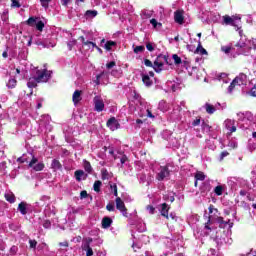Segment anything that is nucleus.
Masks as SVG:
<instances>
[{
	"mask_svg": "<svg viewBox=\"0 0 256 256\" xmlns=\"http://www.w3.org/2000/svg\"><path fill=\"white\" fill-rule=\"evenodd\" d=\"M49 79H51V71L47 69L36 70V74L29 79L27 86L33 89V87H37V83H47Z\"/></svg>",
	"mask_w": 256,
	"mask_h": 256,
	"instance_id": "1",
	"label": "nucleus"
},
{
	"mask_svg": "<svg viewBox=\"0 0 256 256\" xmlns=\"http://www.w3.org/2000/svg\"><path fill=\"white\" fill-rule=\"evenodd\" d=\"M238 120H240L242 123L240 124V127L242 129H249L253 124L256 123V116H253V113L251 112H239L237 114Z\"/></svg>",
	"mask_w": 256,
	"mask_h": 256,
	"instance_id": "2",
	"label": "nucleus"
},
{
	"mask_svg": "<svg viewBox=\"0 0 256 256\" xmlns=\"http://www.w3.org/2000/svg\"><path fill=\"white\" fill-rule=\"evenodd\" d=\"M208 209L210 215L208 220L209 222L216 221V223H219L220 227H226L227 225H229L230 229L233 227V223L229 220L224 221L223 217H219V211L213 205H210Z\"/></svg>",
	"mask_w": 256,
	"mask_h": 256,
	"instance_id": "3",
	"label": "nucleus"
},
{
	"mask_svg": "<svg viewBox=\"0 0 256 256\" xmlns=\"http://www.w3.org/2000/svg\"><path fill=\"white\" fill-rule=\"evenodd\" d=\"M165 63H167L166 56H158L154 61V65H153V62H151L149 59L144 60V65H146V67H153L156 73H161L163 69V65H165Z\"/></svg>",
	"mask_w": 256,
	"mask_h": 256,
	"instance_id": "4",
	"label": "nucleus"
},
{
	"mask_svg": "<svg viewBox=\"0 0 256 256\" xmlns=\"http://www.w3.org/2000/svg\"><path fill=\"white\" fill-rule=\"evenodd\" d=\"M223 21L226 25H232V27H236L237 31H239L241 25V16L236 15V16H229L225 15L223 16Z\"/></svg>",
	"mask_w": 256,
	"mask_h": 256,
	"instance_id": "5",
	"label": "nucleus"
},
{
	"mask_svg": "<svg viewBox=\"0 0 256 256\" xmlns=\"http://www.w3.org/2000/svg\"><path fill=\"white\" fill-rule=\"evenodd\" d=\"M91 243H93V238L91 237L85 238L82 241L81 248L82 251L86 252V256H93V248H91Z\"/></svg>",
	"mask_w": 256,
	"mask_h": 256,
	"instance_id": "6",
	"label": "nucleus"
},
{
	"mask_svg": "<svg viewBox=\"0 0 256 256\" xmlns=\"http://www.w3.org/2000/svg\"><path fill=\"white\" fill-rule=\"evenodd\" d=\"M93 105L94 111H97V113H101L105 110V101H103V98L101 96H95L93 98Z\"/></svg>",
	"mask_w": 256,
	"mask_h": 256,
	"instance_id": "7",
	"label": "nucleus"
},
{
	"mask_svg": "<svg viewBox=\"0 0 256 256\" xmlns=\"http://www.w3.org/2000/svg\"><path fill=\"white\" fill-rule=\"evenodd\" d=\"M29 167L34 171H43V169H45V164H43V162H39V160L33 156L29 163Z\"/></svg>",
	"mask_w": 256,
	"mask_h": 256,
	"instance_id": "8",
	"label": "nucleus"
},
{
	"mask_svg": "<svg viewBox=\"0 0 256 256\" xmlns=\"http://www.w3.org/2000/svg\"><path fill=\"white\" fill-rule=\"evenodd\" d=\"M169 177V168L167 166H161L157 172L156 179L158 181H163Z\"/></svg>",
	"mask_w": 256,
	"mask_h": 256,
	"instance_id": "9",
	"label": "nucleus"
},
{
	"mask_svg": "<svg viewBox=\"0 0 256 256\" xmlns=\"http://www.w3.org/2000/svg\"><path fill=\"white\" fill-rule=\"evenodd\" d=\"M116 209L122 213L124 217H127V208L125 207V202L121 198H116Z\"/></svg>",
	"mask_w": 256,
	"mask_h": 256,
	"instance_id": "10",
	"label": "nucleus"
},
{
	"mask_svg": "<svg viewBox=\"0 0 256 256\" xmlns=\"http://www.w3.org/2000/svg\"><path fill=\"white\" fill-rule=\"evenodd\" d=\"M224 126L229 133H235L237 131V126L235 125V120L227 119L224 121Z\"/></svg>",
	"mask_w": 256,
	"mask_h": 256,
	"instance_id": "11",
	"label": "nucleus"
},
{
	"mask_svg": "<svg viewBox=\"0 0 256 256\" xmlns=\"http://www.w3.org/2000/svg\"><path fill=\"white\" fill-rule=\"evenodd\" d=\"M107 127L110 131H117V129L120 127L119 121H117L115 117H112L107 121Z\"/></svg>",
	"mask_w": 256,
	"mask_h": 256,
	"instance_id": "12",
	"label": "nucleus"
},
{
	"mask_svg": "<svg viewBox=\"0 0 256 256\" xmlns=\"http://www.w3.org/2000/svg\"><path fill=\"white\" fill-rule=\"evenodd\" d=\"M183 15H184L183 10H177L174 13V21L178 23V25H183V23L185 22V17Z\"/></svg>",
	"mask_w": 256,
	"mask_h": 256,
	"instance_id": "13",
	"label": "nucleus"
},
{
	"mask_svg": "<svg viewBox=\"0 0 256 256\" xmlns=\"http://www.w3.org/2000/svg\"><path fill=\"white\" fill-rule=\"evenodd\" d=\"M78 41H81L82 45L84 47H87L88 49H91V51H93V49H95V47H97V44H95L94 42L88 41V40L86 41L85 37H83V36H80L78 38Z\"/></svg>",
	"mask_w": 256,
	"mask_h": 256,
	"instance_id": "14",
	"label": "nucleus"
},
{
	"mask_svg": "<svg viewBox=\"0 0 256 256\" xmlns=\"http://www.w3.org/2000/svg\"><path fill=\"white\" fill-rule=\"evenodd\" d=\"M234 83L241 87V85H247V75L245 74H239L235 79Z\"/></svg>",
	"mask_w": 256,
	"mask_h": 256,
	"instance_id": "15",
	"label": "nucleus"
},
{
	"mask_svg": "<svg viewBox=\"0 0 256 256\" xmlns=\"http://www.w3.org/2000/svg\"><path fill=\"white\" fill-rule=\"evenodd\" d=\"M83 91L76 90L72 95V101L74 105H77L83 99Z\"/></svg>",
	"mask_w": 256,
	"mask_h": 256,
	"instance_id": "16",
	"label": "nucleus"
},
{
	"mask_svg": "<svg viewBox=\"0 0 256 256\" xmlns=\"http://www.w3.org/2000/svg\"><path fill=\"white\" fill-rule=\"evenodd\" d=\"M115 45H117V43L114 41H105V39L101 40V47H104L106 51H111Z\"/></svg>",
	"mask_w": 256,
	"mask_h": 256,
	"instance_id": "17",
	"label": "nucleus"
},
{
	"mask_svg": "<svg viewBox=\"0 0 256 256\" xmlns=\"http://www.w3.org/2000/svg\"><path fill=\"white\" fill-rule=\"evenodd\" d=\"M139 117H149L150 119H155V116L153 115L151 110H149V108L140 110Z\"/></svg>",
	"mask_w": 256,
	"mask_h": 256,
	"instance_id": "18",
	"label": "nucleus"
},
{
	"mask_svg": "<svg viewBox=\"0 0 256 256\" xmlns=\"http://www.w3.org/2000/svg\"><path fill=\"white\" fill-rule=\"evenodd\" d=\"M18 211L21 213V215H27V211H29V204L26 202H21L18 205Z\"/></svg>",
	"mask_w": 256,
	"mask_h": 256,
	"instance_id": "19",
	"label": "nucleus"
},
{
	"mask_svg": "<svg viewBox=\"0 0 256 256\" xmlns=\"http://www.w3.org/2000/svg\"><path fill=\"white\" fill-rule=\"evenodd\" d=\"M76 181H85L87 179V175L83 170H77L74 173Z\"/></svg>",
	"mask_w": 256,
	"mask_h": 256,
	"instance_id": "20",
	"label": "nucleus"
},
{
	"mask_svg": "<svg viewBox=\"0 0 256 256\" xmlns=\"http://www.w3.org/2000/svg\"><path fill=\"white\" fill-rule=\"evenodd\" d=\"M142 81L146 87L153 85V78L149 77V74H142Z\"/></svg>",
	"mask_w": 256,
	"mask_h": 256,
	"instance_id": "21",
	"label": "nucleus"
},
{
	"mask_svg": "<svg viewBox=\"0 0 256 256\" xmlns=\"http://www.w3.org/2000/svg\"><path fill=\"white\" fill-rule=\"evenodd\" d=\"M203 109H205L206 113H208V115H213V113H215L217 111V109L215 108V106H213L210 103H206L203 105Z\"/></svg>",
	"mask_w": 256,
	"mask_h": 256,
	"instance_id": "22",
	"label": "nucleus"
},
{
	"mask_svg": "<svg viewBox=\"0 0 256 256\" xmlns=\"http://www.w3.org/2000/svg\"><path fill=\"white\" fill-rule=\"evenodd\" d=\"M160 213H161L162 217H166V219H169V205H167L165 203L162 204Z\"/></svg>",
	"mask_w": 256,
	"mask_h": 256,
	"instance_id": "23",
	"label": "nucleus"
},
{
	"mask_svg": "<svg viewBox=\"0 0 256 256\" xmlns=\"http://www.w3.org/2000/svg\"><path fill=\"white\" fill-rule=\"evenodd\" d=\"M113 223V220L109 217H104L102 219V228L103 229H109Z\"/></svg>",
	"mask_w": 256,
	"mask_h": 256,
	"instance_id": "24",
	"label": "nucleus"
},
{
	"mask_svg": "<svg viewBox=\"0 0 256 256\" xmlns=\"http://www.w3.org/2000/svg\"><path fill=\"white\" fill-rule=\"evenodd\" d=\"M169 107H171L167 102L165 101H160L158 108L160 109V111H162L163 113L169 111Z\"/></svg>",
	"mask_w": 256,
	"mask_h": 256,
	"instance_id": "25",
	"label": "nucleus"
},
{
	"mask_svg": "<svg viewBox=\"0 0 256 256\" xmlns=\"http://www.w3.org/2000/svg\"><path fill=\"white\" fill-rule=\"evenodd\" d=\"M196 55H208L207 50L203 48L201 42L198 43V46L195 50Z\"/></svg>",
	"mask_w": 256,
	"mask_h": 256,
	"instance_id": "26",
	"label": "nucleus"
},
{
	"mask_svg": "<svg viewBox=\"0 0 256 256\" xmlns=\"http://www.w3.org/2000/svg\"><path fill=\"white\" fill-rule=\"evenodd\" d=\"M139 179L142 183H145V182L149 183V182L153 181V177H151V175H149V174H147V175L140 174Z\"/></svg>",
	"mask_w": 256,
	"mask_h": 256,
	"instance_id": "27",
	"label": "nucleus"
},
{
	"mask_svg": "<svg viewBox=\"0 0 256 256\" xmlns=\"http://www.w3.org/2000/svg\"><path fill=\"white\" fill-rule=\"evenodd\" d=\"M61 162H59V160L57 159H54L52 160V163H51V168L54 169V171H59L61 170Z\"/></svg>",
	"mask_w": 256,
	"mask_h": 256,
	"instance_id": "28",
	"label": "nucleus"
},
{
	"mask_svg": "<svg viewBox=\"0 0 256 256\" xmlns=\"http://www.w3.org/2000/svg\"><path fill=\"white\" fill-rule=\"evenodd\" d=\"M39 21V18L37 17H30L27 21L26 24L29 25V27H35L37 25V22Z\"/></svg>",
	"mask_w": 256,
	"mask_h": 256,
	"instance_id": "29",
	"label": "nucleus"
},
{
	"mask_svg": "<svg viewBox=\"0 0 256 256\" xmlns=\"http://www.w3.org/2000/svg\"><path fill=\"white\" fill-rule=\"evenodd\" d=\"M172 59H173L175 65H185V61H182L181 57H179V55H177V54H173Z\"/></svg>",
	"mask_w": 256,
	"mask_h": 256,
	"instance_id": "30",
	"label": "nucleus"
},
{
	"mask_svg": "<svg viewBox=\"0 0 256 256\" xmlns=\"http://www.w3.org/2000/svg\"><path fill=\"white\" fill-rule=\"evenodd\" d=\"M141 17H142V19H151V17H153V11H151V10H144L141 13Z\"/></svg>",
	"mask_w": 256,
	"mask_h": 256,
	"instance_id": "31",
	"label": "nucleus"
},
{
	"mask_svg": "<svg viewBox=\"0 0 256 256\" xmlns=\"http://www.w3.org/2000/svg\"><path fill=\"white\" fill-rule=\"evenodd\" d=\"M223 191H225V186L223 185H218L214 188L215 195L221 196L223 195Z\"/></svg>",
	"mask_w": 256,
	"mask_h": 256,
	"instance_id": "32",
	"label": "nucleus"
},
{
	"mask_svg": "<svg viewBox=\"0 0 256 256\" xmlns=\"http://www.w3.org/2000/svg\"><path fill=\"white\" fill-rule=\"evenodd\" d=\"M218 81L222 82V83H229L231 81V79H229V77L227 76V74L222 73L218 76Z\"/></svg>",
	"mask_w": 256,
	"mask_h": 256,
	"instance_id": "33",
	"label": "nucleus"
},
{
	"mask_svg": "<svg viewBox=\"0 0 256 256\" xmlns=\"http://www.w3.org/2000/svg\"><path fill=\"white\" fill-rule=\"evenodd\" d=\"M195 187H197V181H205V174L203 172H197L195 175Z\"/></svg>",
	"mask_w": 256,
	"mask_h": 256,
	"instance_id": "34",
	"label": "nucleus"
},
{
	"mask_svg": "<svg viewBox=\"0 0 256 256\" xmlns=\"http://www.w3.org/2000/svg\"><path fill=\"white\" fill-rule=\"evenodd\" d=\"M5 199L6 201H8V203H13L15 201V194H13L12 192H7L5 194Z\"/></svg>",
	"mask_w": 256,
	"mask_h": 256,
	"instance_id": "35",
	"label": "nucleus"
},
{
	"mask_svg": "<svg viewBox=\"0 0 256 256\" xmlns=\"http://www.w3.org/2000/svg\"><path fill=\"white\" fill-rule=\"evenodd\" d=\"M150 23L154 27V29H161V27H163V24H161V22H157L155 18H152L150 20Z\"/></svg>",
	"mask_w": 256,
	"mask_h": 256,
	"instance_id": "36",
	"label": "nucleus"
},
{
	"mask_svg": "<svg viewBox=\"0 0 256 256\" xmlns=\"http://www.w3.org/2000/svg\"><path fill=\"white\" fill-rule=\"evenodd\" d=\"M85 15L87 19H93V17H97V10H88Z\"/></svg>",
	"mask_w": 256,
	"mask_h": 256,
	"instance_id": "37",
	"label": "nucleus"
},
{
	"mask_svg": "<svg viewBox=\"0 0 256 256\" xmlns=\"http://www.w3.org/2000/svg\"><path fill=\"white\" fill-rule=\"evenodd\" d=\"M6 86L8 87V89H15V87H17V80L15 79H10L8 81V83L6 84Z\"/></svg>",
	"mask_w": 256,
	"mask_h": 256,
	"instance_id": "38",
	"label": "nucleus"
},
{
	"mask_svg": "<svg viewBox=\"0 0 256 256\" xmlns=\"http://www.w3.org/2000/svg\"><path fill=\"white\" fill-rule=\"evenodd\" d=\"M37 45H42V47H47V48H49V47H55V42H38L37 43Z\"/></svg>",
	"mask_w": 256,
	"mask_h": 256,
	"instance_id": "39",
	"label": "nucleus"
},
{
	"mask_svg": "<svg viewBox=\"0 0 256 256\" xmlns=\"http://www.w3.org/2000/svg\"><path fill=\"white\" fill-rule=\"evenodd\" d=\"M84 169L87 173H91L93 171V168L91 167V163L89 161L84 160Z\"/></svg>",
	"mask_w": 256,
	"mask_h": 256,
	"instance_id": "40",
	"label": "nucleus"
},
{
	"mask_svg": "<svg viewBox=\"0 0 256 256\" xmlns=\"http://www.w3.org/2000/svg\"><path fill=\"white\" fill-rule=\"evenodd\" d=\"M123 71L121 70V68L118 69H114L111 72V75H113V77H121Z\"/></svg>",
	"mask_w": 256,
	"mask_h": 256,
	"instance_id": "41",
	"label": "nucleus"
},
{
	"mask_svg": "<svg viewBox=\"0 0 256 256\" xmlns=\"http://www.w3.org/2000/svg\"><path fill=\"white\" fill-rule=\"evenodd\" d=\"M93 189L94 191H96V193H99L101 191V181H95L94 185H93Z\"/></svg>",
	"mask_w": 256,
	"mask_h": 256,
	"instance_id": "42",
	"label": "nucleus"
},
{
	"mask_svg": "<svg viewBox=\"0 0 256 256\" xmlns=\"http://www.w3.org/2000/svg\"><path fill=\"white\" fill-rule=\"evenodd\" d=\"M36 29L38 30V31H43V29H44V27H45V23H43V21H41V20H38L37 22H36Z\"/></svg>",
	"mask_w": 256,
	"mask_h": 256,
	"instance_id": "43",
	"label": "nucleus"
},
{
	"mask_svg": "<svg viewBox=\"0 0 256 256\" xmlns=\"http://www.w3.org/2000/svg\"><path fill=\"white\" fill-rule=\"evenodd\" d=\"M75 45H77V40L72 39L70 41H68L67 46L69 51H71V49H73V47H75Z\"/></svg>",
	"mask_w": 256,
	"mask_h": 256,
	"instance_id": "44",
	"label": "nucleus"
},
{
	"mask_svg": "<svg viewBox=\"0 0 256 256\" xmlns=\"http://www.w3.org/2000/svg\"><path fill=\"white\" fill-rule=\"evenodd\" d=\"M1 20L4 23H7V21H9V12H7V11L3 12L1 15Z\"/></svg>",
	"mask_w": 256,
	"mask_h": 256,
	"instance_id": "45",
	"label": "nucleus"
},
{
	"mask_svg": "<svg viewBox=\"0 0 256 256\" xmlns=\"http://www.w3.org/2000/svg\"><path fill=\"white\" fill-rule=\"evenodd\" d=\"M235 87H237V82H235V80H233L228 87V93H233V90L235 89Z\"/></svg>",
	"mask_w": 256,
	"mask_h": 256,
	"instance_id": "46",
	"label": "nucleus"
},
{
	"mask_svg": "<svg viewBox=\"0 0 256 256\" xmlns=\"http://www.w3.org/2000/svg\"><path fill=\"white\" fill-rule=\"evenodd\" d=\"M145 51V46H136L134 48V53H143Z\"/></svg>",
	"mask_w": 256,
	"mask_h": 256,
	"instance_id": "47",
	"label": "nucleus"
},
{
	"mask_svg": "<svg viewBox=\"0 0 256 256\" xmlns=\"http://www.w3.org/2000/svg\"><path fill=\"white\" fill-rule=\"evenodd\" d=\"M109 177H111V175L109 174V172L105 169L102 170V179H109Z\"/></svg>",
	"mask_w": 256,
	"mask_h": 256,
	"instance_id": "48",
	"label": "nucleus"
},
{
	"mask_svg": "<svg viewBox=\"0 0 256 256\" xmlns=\"http://www.w3.org/2000/svg\"><path fill=\"white\" fill-rule=\"evenodd\" d=\"M30 249H37V241L36 240H29Z\"/></svg>",
	"mask_w": 256,
	"mask_h": 256,
	"instance_id": "49",
	"label": "nucleus"
},
{
	"mask_svg": "<svg viewBox=\"0 0 256 256\" xmlns=\"http://www.w3.org/2000/svg\"><path fill=\"white\" fill-rule=\"evenodd\" d=\"M228 147H230V149H237V141L231 140V141L228 143Z\"/></svg>",
	"mask_w": 256,
	"mask_h": 256,
	"instance_id": "50",
	"label": "nucleus"
},
{
	"mask_svg": "<svg viewBox=\"0 0 256 256\" xmlns=\"http://www.w3.org/2000/svg\"><path fill=\"white\" fill-rule=\"evenodd\" d=\"M110 189H111V191H113V193H114V196L115 197H117V184H112V183H110Z\"/></svg>",
	"mask_w": 256,
	"mask_h": 256,
	"instance_id": "51",
	"label": "nucleus"
},
{
	"mask_svg": "<svg viewBox=\"0 0 256 256\" xmlns=\"http://www.w3.org/2000/svg\"><path fill=\"white\" fill-rule=\"evenodd\" d=\"M42 7L44 9H47L49 7V3H51V0H40Z\"/></svg>",
	"mask_w": 256,
	"mask_h": 256,
	"instance_id": "52",
	"label": "nucleus"
},
{
	"mask_svg": "<svg viewBox=\"0 0 256 256\" xmlns=\"http://www.w3.org/2000/svg\"><path fill=\"white\" fill-rule=\"evenodd\" d=\"M221 51H223V53H226V55H227V54L231 53V47L230 46H222Z\"/></svg>",
	"mask_w": 256,
	"mask_h": 256,
	"instance_id": "53",
	"label": "nucleus"
},
{
	"mask_svg": "<svg viewBox=\"0 0 256 256\" xmlns=\"http://www.w3.org/2000/svg\"><path fill=\"white\" fill-rule=\"evenodd\" d=\"M146 211L150 214V215H153V213H155V207L151 206V205H148L146 207Z\"/></svg>",
	"mask_w": 256,
	"mask_h": 256,
	"instance_id": "54",
	"label": "nucleus"
},
{
	"mask_svg": "<svg viewBox=\"0 0 256 256\" xmlns=\"http://www.w3.org/2000/svg\"><path fill=\"white\" fill-rule=\"evenodd\" d=\"M38 249L40 251H42V249H46V251H49V246L47 245V243H42L38 245Z\"/></svg>",
	"mask_w": 256,
	"mask_h": 256,
	"instance_id": "55",
	"label": "nucleus"
},
{
	"mask_svg": "<svg viewBox=\"0 0 256 256\" xmlns=\"http://www.w3.org/2000/svg\"><path fill=\"white\" fill-rule=\"evenodd\" d=\"M11 7L19 9V7H21V4L17 0H12Z\"/></svg>",
	"mask_w": 256,
	"mask_h": 256,
	"instance_id": "56",
	"label": "nucleus"
},
{
	"mask_svg": "<svg viewBox=\"0 0 256 256\" xmlns=\"http://www.w3.org/2000/svg\"><path fill=\"white\" fill-rule=\"evenodd\" d=\"M127 161H129V159L125 155L120 158L121 165H125Z\"/></svg>",
	"mask_w": 256,
	"mask_h": 256,
	"instance_id": "57",
	"label": "nucleus"
},
{
	"mask_svg": "<svg viewBox=\"0 0 256 256\" xmlns=\"http://www.w3.org/2000/svg\"><path fill=\"white\" fill-rule=\"evenodd\" d=\"M43 227L45 229H49L51 227V221L45 220L44 223H43Z\"/></svg>",
	"mask_w": 256,
	"mask_h": 256,
	"instance_id": "58",
	"label": "nucleus"
},
{
	"mask_svg": "<svg viewBox=\"0 0 256 256\" xmlns=\"http://www.w3.org/2000/svg\"><path fill=\"white\" fill-rule=\"evenodd\" d=\"M249 95L251 97H255L256 96V85L249 91Z\"/></svg>",
	"mask_w": 256,
	"mask_h": 256,
	"instance_id": "59",
	"label": "nucleus"
},
{
	"mask_svg": "<svg viewBox=\"0 0 256 256\" xmlns=\"http://www.w3.org/2000/svg\"><path fill=\"white\" fill-rule=\"evenodd\" d=\"M229 155V152L224 151L220 154V160L223 161V159H225V157H227Z\"/></svg>",
	"mask_w": 256,
	"mask_h": 256,
	"instance_id": "60",
	"label": "nucleus"
},
{
	"mask_svg": "<svg viewBox=\"0 0 256 256\" xmlns=\"http://www.w3.org/2000/svg\"><path fill=\"white\" fill-rule=\"evenodd\" d=\"M107 211H115V206L113 204H108L106 206Z\"/></svg>",
	"mask_w": 256,
	"mask_h": 256,
	"instance_id": "61",
	"label": "nucleus"
},
{
	"mask_svg": "<svg viewBox=\"0 0 256 256\" xmlns=\"http://www.w3.org/2000/svg\"><path fill=\"white\" fill-rule=\"evenodd\" d=\"M250 45H252L253 49H256V38H253L249 41Z\"/></svg>",
	"mask_w": 256,
	"mask_h": 256,
	"instance_id": "62",
	"label": "nucleus"
},
{
	"mask_svg": "<svg viewBox=\"0 0 256 256\" xmlns=\"http://www.w3.org/2000/svg\"><path fill=\"white\" fill-rule=\"evenodd\" d=\"M146 49L148 51H154L155 48L153 47V45L151 43H148V44H146Z\"/></svg>",
	"mask_w": 256,
	"mask_h": 256,
	"instance_id": "63",
	"label": "nucleus"
},
{
	"mask_svg": "<svg viewBox=\"0 0 256 256\" xmlns=\"http://www.w3.org/2000/svg\"><path fill=\"white\" fill-rule=\"evenodd\" d=\"M107 69H113V67H115V62L112 61V62H109L107 65H106Z\"/></svg>",
	"mask_w": 256,
	"mask_h": 256,
	"instance_id": "64",
	"label": "nucleus"
}]
</instances>
